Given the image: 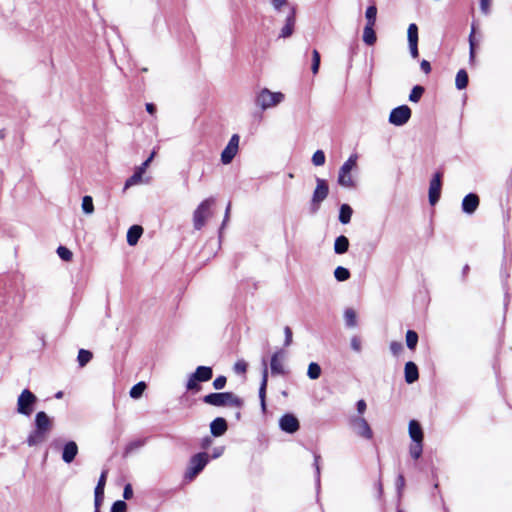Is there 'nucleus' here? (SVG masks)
<instances>
[{"label":"nucleus","mask_w":512,"mask_h":512,"mask_svg":"<svg viewBox=\"0 0 512 512\" xmlns=\"http://www.w3.org/2000/svg\"><path fill=\"white\" fill-rule=\"evenodd\" d=\"M203 402L215 407H236L243 406V400L232 392L210 393L203 397Z\"/></svg>","instance_id":"1"},{"label":"nucleus","mask_w":512,"mask_h":512,"mask_svg":"<svg viewBox=\"0 0 512 512\" xmlns=\"http://www.w3.org/2000/svg\"><path fill=\"white\" fill-rule=\"evenodd\" d=\"M358 155L352 154L340 167L338 173V184L345 188H353L355 181L351 175V171L357 166Z\"/></svg>","instance_id":"2"},{"label":"nucleus","mask_w":512,"mask_h":512,"mask_svg":"<svg viewBox=\"0 0 512 512\" xmlns=\"http://www.w3.org/2000/svg\"><path fill=\"white\" fill-rule=\"evenodd\" d=\"M285 95L282 92H272L267 88H263L256 96V104L262 110L273 108L283 102Z\"/></svg>","instance_id":"3"},{"label":"nucleus","mask_w":512,"mask_h":512,"mask_svg":"<svg viewBox=\"0 0 512 512\" xmlns=\"http://www.w3.org/2000/svg\"><path fill=\"white\" fill-rule=\"evenodd\" d=\"M215 200L209 197L203 200L193 212V226L196 230L202 229L207 219L211 216V208L214 205Z\"/></svg>","instance_id":"4"},{"label":"nucleus","mask_w":512,"mask_h":512,"mask_svg":"<svg viewBox=\"0 0 512 512\" xmlns=\"http://www.w3.org/2000/svg\"><path fill=\"white\" fill-rule=\"evenodd\" d=\"M53 428V419L45 412H38L35 418L34 443L43 441Z\"/></svg>","instance_id":"5"},{"label":"nucleus","mask_w":512,"mask_h":512,"mask_svg":"<svg viewBox=\"0 0 512 512\" xmlns=\"http://www.w3.org/2000/svg\"><path fill=\"white\" fill-rule=\"evenodd\" d=\"M213 376V371L211 367L208 366H198L194 373H192L188 381L186 383V388L189 391H196L198 392L200 390L199 382H207L209 381Z\"/></svg>","instance_id":"6"},{"label":"nucleus","mask_w":512,"mask_h":512,"mask_svg":"<svg viewBox=\"0 0 512 512\" xmlns=\"http://www.w3.org/2000/svg\"><path fill=\"white\" fill-rule=\"evenodd\" d=\"M208 463V455L207 453H198L189 461L188 468L185 472V479L191 481L193 480L207 465Z\"/></svg>","instance_id":"7"},{"label":"nucleus","mask_w":512,"mask_h":512,"mask_svg":"<svg viewBox=\"0 0 512 512\" xmlns=\"http://www.w3.org/2000/svg\"><path fill=\"white\" fill-rule=\"evenodd\" d=\"M349 425H350L352 431L356 435H358L362 438L368 439V440L373 437L372 429L364 417H362V416L350 417Z\"/></svg>","instance_id":"8"},{"label":"nucleus","mask_w":512,"mask_h":512,"mask_svg":"<svg viewBox=\"0 0 512 512\" xmlns=\"http://www.w3.org/2000/svg\"><path fill=\"white\" fill-rule=\"evenodd\" d=\"M329 193V187L324 179L316 178V188L313 192L311 205L313 211H317L321 202H323Z\"/></svg>","instance_id":"9"},{"label":"nucleus","mask_w":512,"mask_h":512,"mask_svg":"<svg viewBox=\"0 0 512 512\" xmlns=\"http://www.w3.org/2000/svg\"><path fill=\"white\" fill-rule=\"evenodd\" d=\"M411 114V109L407 105L398 106L390 112L389 122L395 126H403L409 121Z\"/></svg>","instance_id":"10"},{"label":"nucleus","mask_w":512,"mask_h":512,"mask_svg":"<svg viewBox=\"0 0 512 512\" xmlns=\"http://www.w3.org/2000/svg\"><path fill=\"white\" fill-rule=\"evenodd\" d=\"M239 142L240 137L238 134H233L226 145V147L221 152V162L224 165H228L232 162L234 157L237 155L239 150Z\"/></svg>","instance_id":"11"},{"label":"nucleus","mask_w":512,"mask_h":512,"mask_svg":"<svg viewBox=\"0 0 512 512\" xmlns=\"http://www.w3.org/2000/svg\"><path fill=\"white\" fill-rule=\"evenodd\" d=\"M17 411L20 414L29 416L32 412V392L25 389L18 398Z\"/></svg>","instance_id":"12"},{"label":"nucleus","mask_w":512,"mask_h":512,"mask_svg":"<svg viewBox=\"0 0 512 512\" xmlns=\"http://www.w3.org/2000/svg\"><path fill=\"white\" fill-rule=\"evenodd\" d=\"M441 177H442V174L440 172H437L434 175V177L432 178V180L430 181L429 202L431 205H435L436 202L440 198L441 186H442Z\"/></svg>","instance_id":"13"},{"label":"nucleus","mask_w":512,"mask_h":512,"mask_svg":"<svg viewBox=\"0 0 512 512\" xmlns=\"http://www.w3.org/2000/svg\"><path fill=\"white\" fill-rule=\"evenodd\" d=\"M284 359H285V354L283 351H277L272 355L271 361H270V368H271L272 374H275V375L286 374Z\"/></svg>","instance_id":"14"},{"label":"nucleus","mask_w":512,"mask_h":512,"mask_svg":"<svg viewBox=\"0 0 512 512\" xmlns=\"http://www.w3.org/2000/svg\"><path fill=\"white\" fill-rule=\"evenodd\" d=\"M282 431L293 434L299 429V421L293 414H285L279 420Z\"/></svg>","instance_id":"15"},{"label":"nucleus","mask_w":512,"mask_h":512,"mask_svg":"<svg viewBox=\"0 0 512 512\" xmlns=\"http://www.w3.org/2000/svg\"><path fill=\"white\" fill-rule=\"evenodd\" d=\"M479 206V197L474 194L470 193L466 195L462 201V210L464 213L472 214L476 211V209Z\"/></svg>","instance_id":"16"},{"label":"nucleus","mask_w":512,"mask_h":512,"mask_svg":"<svg viewBox=\"0 0 512 512\" xmlns=\"http://www.w3.org/2000/svg\"><path fill=\"white\" fill-rule=\"evenodd\" d=\"M77 454H78V446H77L76 442L69 441L63 447L62 460L65 463H71L75 459Z\"/></svg>","instance_id":"17"},{"label":"nucleus","mask_w":512,"mask_h":512,"mask_svg":"<svg viewBox=\"0 0 512 512\" xmlns=\"http://www.w3.org/2000/svg\"><path fill=\"white\" fill-rule=\"evenodd\" d=\"M295 24V10L293 7H289V14L286 19V24L281 29L280 37L287 38L292 35Z\"/></svg>","instance_id":"18"},{"label":"nucleus","mask_w":512,"mask_h":512,"mask_svg":"<svg viewBox=\"0 0 512 512\" xmlns=\"http://www.w3.org/2000/svg\"><path fill=\"white\" fill-rule=\"evenodd\" d=\"M106 475H107V471H103L101 476H100V478H99V480H98L97 486L95 488V508L97 510H99L101 501H102L103 496H104V487H105V484H106Z\"/></svg>","instance_id":"19"},{"label":"nucleus","mask_w":512,"mask_h":512,"mask_svg":"<svg viewBox=\"0 0 512 512\" xmlns=\"http://www.w3.org/2000/svg\"><path fill=\"white\" fill-rule=\"evenodd\" d=\"M227 428V422L222 417H218L210 423L211 434L215 437L222 436L227 431Z\"/></svg>","instance_id":"20"},{"label":"nucleus","mask_w":512,"mask_h":512,"mask_svg":"<svg viewBox=\"0 0 512 512\" xmlns=\"http://www.w3.org/2000/svg\"><path fill=\"white\" fill-rule=\"evenodd\" d=\"M409 436L413 442H423V431L416 420L409 422Z\"/></svg>","instance_id":"21"},{"label":"nucleus","mask_w":512,"mask_h":512,"mask_svg":"<svg viewBox=\"0 0 512 512\" xmlns=\"http://www.w3.org/2000/svg\"><path fill=\"white\" fill-rule=\"evenodd\" d=\"M419 377L418 368L415 363L409 361L405 364V381L414 383Z\"/></svg>","instance_id":"22"},{"label":"nucleus","mask_w":512,"mask_h":512,"mask_svg":"<svg viewBox=\"0 0 512 512\" xmlns=\"http://www.w3.org/2000/svg\"><path fill=\"white\" fill-rule=\"evenodd\" d=\"M143 233V228L139 225H133L129 228L127 232V243L130 246H134L137 244L139 238Z\"/></svg>","instance_id":"23"},{"label":"nucleus","mask_w":512,"mask_h":512,"mask_svg":"<svg viewBox=\"0 0 512 512\" xmlns=\"http://www.w3.org/2000/svg\"><path fill=\"white\" fill-rule=\"evenodd\" d=\"M348 248H349V240L346 236L341 235L335 239L334 252L336 254H344L348 251Z\"/></svg>","instance_id":"24"},{"label":"nucleus","mask_w":512,"mask_h":512,"mask_svg":"<svg viewBox=\"0 0 512 512\" xmlns=\"http://www.w3.org/2000/svg\"><path fill=\"white\" fill-rule=\"evenodd\" d=\"M264 363V369L262 374V381L259 388V398L261 400L262 408L265 409V395H266V387H267V381H268V370L265 361Z\"/></svg>","instance_id":"25"},{"label":"nucleus","mask_w":512,"mask_h":512,"mask_svg":"<svg viewBox=\"0 0 512 512\" xmlns=\"http://www.w3.org/2000/svg\"><path fill=\"white\" fill-rule=\"evenodd\" d=\"M143 172L136 168L134 174L129 177L124 185V190L129 189L132 186L138 185L143 182Z\"/></svg>","instance_id":"26"},{"label":"nucleus","mask_w":512,"mask_h":512,"mask_svg":"<svg viewBox=\"0 0 512 512\" xmlns=\"http://www.w3.org/2000/svg\"><path fill=\"white\" fill-rule=\"evenodd\" d=\"M468 85V74L464 69H461L457 72L455 78V86L457 89L462 90L465 89Z\"/></svg>","instance_id":"27"},{"label":"nucleus","mask_w":512,"mask_h":512,"mask_svg":"<svg viewBox=\"0 0 512 512\" xmlns=\"http://www.w3.org/2000/svg\"><path fill=\"white\" fill-rule=\"evenodd\" d=\"M352 208L348 204H342L339 212V221L342 224H348L352 216Z\"/></svg>","instance_id":"28"},{"label":"nucleus","mask_w":512,"mask_h":512,"mask_svg":"<svg viewBox=\"0 0 512 512\" xmlns=\"http://www.w3.org/2000/svg\"><path fill=\"white\" fill-rule=\"evenodd\" d=\"M321 373H322V369L318 363L311 362L308 365L307 376L309 379L316 380L321 376Z\"/></svg>","instance_id":"29"},{"label":"nucleus","mask_w":512,"mask_h":512,"mask_svg":"<svg viewBox=\"0 0 512 512\" xmlns=\"http://www.w3.org/2000/svg\"><path fill=\"white\" fill-rule=\"evenodd\" d=\"M374 26H365L363 31V41L367 45H373L376 42V34L373 29Z\"/></svg>","instance_id":"30"},{"label":"nucleus","mask_w":512,"mask_h":512,"mask_svg":"<svg viewBox=\"0 0 512 512\" xmlns=\"http://www.w3.org/2000/svg\"><path fill=\"white\" fill-rule=\"evenodd\" d=\"M345 323L348 327L354 328L357 326V315L355 310L348 308L344 312Z\"/></svg>","instance_id":"31"},{"label":"nucleus","mask_w":512,"mask_h":512,"mask_svg":"<svg viewBox=\"0 0 512 512\" xmlns=\"http://www.w3.org/2000/svg\"><path fill=\"white\" fill-rule=\"evenodd\" d=\"M408 45L418 44V27L415 23H411L407 29Z\"/></svg>","instance_id":"32"},{"label":"nucleus","mask_w":512,"mask_h":512,"mask_svg":"<svg viewBox=\"0 0 512 512\" xmlns=\"http://www.w3.org/2000/svg\"><path fill=\"white\" fill-rule=\"evenodd\" d=\"M146 389V384L145 382H138L137 384H135L131 389H130V392H129V395L131 398L133 399H139L144 391Z\"/></svg>","instance_id":"33"},{"label":"nucleus","mask_w":512,"mask_h":512,"mask_svg":"<svg viewBox=\"0 0 512 512\" xmlns=\"http://www.w3.org/2000/svg\"><path fill=\"white\" fill-rule=\"evenodd\" d=\"M377 8L375 5H370L366 9L365 17L367 19L366 26H374L376 22Z\"/></svg>","instance_id":"34"},{"label":"nucleus","mask_w":512,"mask_h":512,"mask_svg":"<svg viewBox=\"0 0 512 512\" xmlns=\"http://www.w3.org/2000/svg\"><path fill=\"white\" fill-rule=\"evenodd\" d=\"M334 277L336 278L337 281L343 282L350 278V272L347 268L338 266L334 270Z\"/></svg>","instance_id":"35"},{"label":"nucleus","mask_w":512,"mask_h":512,"mask_svg":"<svg viewBox=\"0 0 512 512\" xmlns=\"http://www.w3.org/2000/svg\"><path fill=\"white\" fill-rule=\"evenodd\" d=\"M82 211L87 214V215H90L94 212V204H93V199L91 196H84L83 199H82Z\"/></svg>","instance_id":"36"},{"label":"nucleus","mask_w":512,"mask_h":512,"mask_svg":"<svg viewBox=\"0 0 512 512\" xmlns=\"http://www.w3.org/2000/svg\"><path fill=\"white\" fill-rule=\"evenodd\" d=\"M92 359V353L85 349H80L78 352V363L80 367H84Z\"/></svg>","instance_id":"37"},{"label":"nucleus","mask_w":512,"mask_h":512,"mask_svg":"<svg viewBox=\"0 0 512 512\" xmlns=\"http://www.w3.org/2000/svg\"><path fill=\"white\" fill-rule=\"evenodd\" d=\"M418 342V335L415 331L408 330L406 333V344L411 350L415 349Z\"/></svg>","instance_id":"38"},{"label":"nucleus","mask_w":512,"mask_h":512,"mask_svg":"<svg viewBox=\"0 0 512 512\" xmlns=\"http://www.w3.org/2000/svg\"><path fill=\"white\" fill-rule=\"evenodd\" d=\"M422 451H423L422 442H413L410 445L409 452H410V455L412 458H414V459L420 458V456L422 455Z\"/></svg>","instance_id":"39"},{"label":"nucleus","mask_w":512,"mask_h":512,"mask_svg":"<svg viewBox=\"0 0 512 512\" xmlns=\"http://www.w3.org/2000/svg\"><path fill=\"white\" fill-rule=\"evenodd\" d=\"M423 93H424V88L422 86H419V85L414 86L409 95V100L411 102L417 103L420 100V98L422 97Z\"/></svg>","instance_id":"40"},{"label":"nucleus","mask_w":512,"mask_h":512,"mask_svg":"<svg viewBox=\"0 0 512 512\" xmlns=\"http://www.w3.org/2000/svg\"><path fill=\"white\" fill-rule=\"evenodd\" d=\"M58 256L64 261H71L73 257V253L64 246H59L57 249Z\"/></svg>","instance_id":"41"},{"label":"nucleus","mask_w":512,"mask_h":512,"mask_svg":"<svg viewBox=\"0 0 512 512\" xmlns=\"http://www.w3.org/2000/svg\"><path fill=\"white\" fill-rule=\"evenodd\" d=\"M325 154L322 150H317L314 152L313 156H312V163L315 165V166H322L324 165L325 163Z\"/></svg>","instance_id":"42"},{"label":"nucleus","mask_w":512,"mask_h":512,"mask_svg":"<svg viewBox=\"0 0 512 512\" xmlns=\"http://www.w3.org/2000/svg\"><path fill=\"white\" fill-rule=\"evenodd\" d=\"M320 66V54L317 50L312 51V72L317 74Z\"/></svg>","instance_id":"43"},{"label":"nucleus","mask_w":512,"mask_h":512,"mask_svg":"<svg viewBox=\"0 0 512 512\" xmlns=\"http://www.w3.org/2000/svg\"><path fill=\"white\" fill-rule=\"evenodd\" d=\"M142 446H143V441H141V440L133 441L126 446L124 453H125V455H128V454L132 453L134 450L139 449Z\"/></svg>","instance_id":"44"},{"label":"nucleus","mask_w":512,"mask_h":512,"mask_svg":"<svg viewBox=\"0 0 512 512\" xmlns=\"http://www.w3.org/2000/svg\"><path fill=\"white\" fill-rule=\"evenodd\" d=\"M127 505L124 501L118 500L113 503L111 507V512H126Z\"/></svg>","instance_id":"45"},{"label":"nucleus","mask_w":512,"mask_h":512,"mask_svg":"<svg viewBox=\"0 0 512 512\" xmlns=\"http://www.w3.org/2000/svg\"><path fill=\"white\" fill-rule=\"evenodd\" d=\"M226 382H227V379L225 376H218L214 381H213V387L214 389L216 390H221L225 387L226 385Z\"/></svg>","instance_id":"46"},{"label":"nucleus","mask_w":512,"mask_h":512,"mask_svg":"<svg viewBox=\"0 0 512 512\" xmlns=\"http://www.w3.org/2000/svg\"><path fill=\"white\" fill-rule=\"evenodd\" d=\"M247 370V363L243 360H239L234 365V371L236 373H245Z\"/></svg>","instance_id":"47"},{"label":"nucleus","mask_w":512,"mask_h":512,"mask_svg":"<svg viewBox=\"0 0 512 512\" xmlns=\"http://www.w3.org/2000/svg\"><path fill=\"white\" fill-rule=\"evenodd\" d=\"M390 350L394 355H399L403 350V345L400 342H391L390 344Z\"/></svg>","instance_id":"48"},{"label":"nucleus","mask_w":512,"mask_h":512,"mask_svg":"<svg viewBox=\"0 0 512 512\" xmlns=\"http://www.w3.org/2000/svg\"><path fill=\"white\" fill-rule=\"evenodd\" d=\"M350 345H351V348L354 351H356V352H360L361 351V340H360L359 337L353 336L351 338Z\"/></svg>","instance_id":"49"},{"label":"nucleus","mask_w":512,"mask_h":512,"mask_svg":"<svg viewBox=\"0 0 512 512\" xmlns=\"http://www.w3.org/2000/svg\"><path fill=\"white\" fill-rule=\"evenodd\" d=\"M474 27L472 28V32L469 36V44H470V61H474L475 58V44L473 40Z\"/></svg>","instance_id":"50"},{"label":"nucleus","mask_w":512,"mask_h":512,"mask_svg":"<svg viewBox=\"0 0 512 512\" xmlns=\"http://www.w3.org/2000/svg\"><path fill=\"white\" fill-rule=\"evenodd\" d=\"M284 334H285V342L284 345L286 347L290 346L292 343V330L290 327L286 326L284 328Z\"/></svg>","instance_id":"51"},{"label":"nucleus","mask_w":512,"mask_h":512,"mask_svg":"<svg viewBox=\"0 0 512 512\" xmlns=\"http://www.w3.org/2000/svg\"><path fill=\"white\" fill-rule=\"evenodd\" d=\"M156 152L153 151L151 153V155L148 157V159L146 161H144L139 167H137V169H139L140 171H142L143 173H145L147 167L149 166V164L151 163V161L153 160L154 156H155Z\"/></svg>","instance_id":"52"},{"label":"nucleus","mask_w":512,"mask_h":512,"mask_svg":"<svg viewBox=\"0 0 512 512\" xmlns=\"http://www.w3.org/2000/svg\"><path fill=\"white\" fill-rule=\"evenodd\" d=\"M356 408H357V412L359 414L358 416H362L367 409V404L363 399L358 400L357 404H356Z\"/></svg>","instance_id":"53"},{"label":"nucleus","mask_w":512,"mask_h":512,"mask_svg":"<svg viewBox=\"0 0 512 512\" xmlns=\"http://www.w3.org/2000/svg\"><path fill=\"white\" fill-rule=\"evenodd\" d=\"M320 458H321L320 455H318V454L314 455V467L316 470V479H317L318 483L320 481V464H319Z\"/></svg>","instance_id":"54"},{"label":"nucleus","mask_w":512,"mask_h":512,"mask_svg":"<svg viewBox=\"0 0 512 512\" xmlns=\"http://www.w3.org/2000/svg\"><path fill=\"white\" fill-rule=\"evenodd\" d=\"M490 5H491V0H480V9L484 14H489Z\"/></svg>","instance_id":"55"},{"label":"nucleus","mask_w":512,"mask_h":512,"mask_svg":"<svg viewBox=\"0 0 512 512\" xmlns=\"http://www.w3.org/2000/svg\"><path fill=\"white\" fill-rule=\"evenodd\" d=\"M132 496H133V490H132L131 484L125 485L124 491H123L124 499L128 500V499L132 498Z\"/></svg>","instance_id":"56"},{"label":"nucleus","mask_w":512,"mask_h":512,"mask_svg":"<svg viewBox=\"0 0 512 512\" xmlns=\"http://www.w3.org/2000/svg\"><path fill=\"white\" fill-rule=\"evenodd\" d=\"M272 5L275 10L279 11L283 6L288 5L287 0H272Z\"/></svg>","instance_id":"57"},{"label":"nucleus","mask_w":512,"mask_h":512,"mask_svg":"<svg viewBox=\"0 0 512 512\" xmlns=\"http://www.w3.org/2000/svg\"><path fill=\"white\" fill-rule=\"evenodd\" d=\"M420 67L425 74H429L431 72V65L427 60H422Z\"/></svg>","instance_id":"58"},{"label":"nucleus","mask_w":512,"mask_h":512,"mask_svg":"<svg viewBox=\"0 0 512 512\" xmlns=\"http://www.w3.org/2000/svg\"><path fill=\"white\" fill-rule=\"evenodd\" d=\"M409 50H410V54H411L412 58H414V59L418 58V56H419L418 44H410Z\"/></svg>","instance_id":"59"},{"label":"nucleus","mask_w":512,"mask_h":512,"mask_svg":"<svg viewBox=\"0 0 512 512\" xmlns=\"http://www.w3.org/2000/svg\"><path fill=\"white\" fill-rule=\"evenodd\" d=\"M405 485V479H404V476L403 475H399L397 480H396V486H397V489L399 491H401L403 489Z\"/></svg>","instance_id":"60"},{"label":"nucleus","mask_w":512,"mask_h":512,"mask_svg":"<svg viewBox=\"0 0 512 512\" xmlns=\"http://www.w3.org/2000/svg\"><path fill=\"white\" fill-rule=\"evenodd\" d=\"M230 209H231V203L228 204L227 208H226V211H225V216H224V220H223V226L228 222L229 220V213H230Z\"/></svg>","instance_id":"61"},{"label":"nucleus","mask_w":512,"mask_h":512,"mask_svg":"<svg viewBox=\"0 0 512 512\" xmlns=\"http://www.w3.org/2000/svg\"><path fill=\"white\" fill-rule=\"evenodd\" d=\"M146 110L149 114H154L155 111H156V107L152 104V103H147L146 104Z\"/></svg>","instance_id":"62"},{"label":"nucleus","mask_w":512,"mask_h":512,"mask_svg":"<svg viewBox=\"0 0 512 512\" xmlns=\"http://www.w3.org/2000/svg\"><path fill=\"white\" fill-rule=\"evenodd\" d=\"M223 450H224V449H223V447L216 448V449L214 450L213 457H214V458H217V457L221 456V455H222V453H223Z\"/></svg>","instance_id":"63"},{"label":"nucleus","mask_w":512,"mask_h":512,"mask_svg":"<svg viewBox=\"0 0 512 512\" xmlns=\"http://www.w3.org/2000/svg\"><path fill=\"white\" fill-rule=\"evenodd\" d=\"M27 442L29 445H32V435L28 436Z\"/></svg>","instance_id":"64"}]
</instances>
